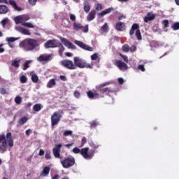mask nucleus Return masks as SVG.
Segmentation results:
<instances>
[{
    "label": "nucleus",
    "mask_w": 179,
    "mask_h": 179,
    "mask_svg": "<svg viewBox=\"0 0 179 179\" xmlns=\"http://www.w3.org/2000/svg\"><path fill=\"white\" fill-rule=\"evenodd\" d=\"M20 83H26L27 82V77L26 76H22L20 78Z\"/></svg>",
    "instance_id": "obj_38"
},
{
    "label": "nucleus",
    "mask_w": 179,
    "mask_h": 179,
    "mask_svg": "<svg viewBox=\"0 0 179 179\" xmlns=\"http://www.w3.org/2000/svg\"><path fill=\"white\" fill-rule=\"evenodd\" d=\"M57 47H59V55H60V57H62V54H63L64 51H65V48L64 47V45H62V43H61V45H59Z\"/></svg>",
    "instance_id": "obj_32"
},
{
    "label": "nucleus",
    "mask_w": 179,
    "mask_h": 179,
    "mask_svg": "<svg viewBox=\"0 0 179 179\" xmlns=\"http://www.w3.org/2000/svg\"><path fill=\"white\" fill-rule=\"evenodd\" d=\"M50 166H45L41 173V176L43 177H47V176H48L50 174Z\"/></svg>",
    "instance_id": "obj_22"
},
{
    "label": "nucleus",
    "mask_w": 179,
    "mask_h": 179,
    "mask_svg": "<svg viewBox=\"0 0 179 179\" xmlns=\"http://www.w3.org/2000/svg\"><path fill=\"white\" fill-rule=\"evenodd\" d=\"M22 26H24L25 27H28L29 29H34V25H33V24H31V22L22 23Z\"/></svg>",
    "instance_id": "obj_33"
},
{
    "label": "nucleus",
    "mask_w": 179,
    "mask_h": 179,
    "mask_svg": "<svg viewBox=\"0 0 179 179\" xmlns=\"http://www.w3.org/2000/svg\"><path fill=\"white\" fill-rule=\"evenodd\" d=\"M60 163L64 169H70V167H73V166H75V157L69 155L65 157L64 159L60 160Z\"/></svg>",
    "instance_id": "obj_5"
},
{
    "label": "nucleus",
    "mask_w": 179,
    "mask_h": 179,
    "mask_svg": "<svg viewBox=\"0 0 179 179\" xmlns=\"http://www.w3.org/2000/svg\"><path fill=\"white\" fill-rule=\"evenodd\" d=\"M27 117L26 116L21 117L18 121V124H20V125H24V124L27 122Z\"/></svg>",
    "instance_id": "obj_30"
},
{
    "label": "nucleus",
    "mask_w": 179,
    "mask_h": 179,
    "mask_svg": "<svg viewBox=\"0 0 179 179\" xmlns=\"http://www.w3.org/2000/svg\"><path fill=\"white\" fill-rule=\"evenodd\" d=\"M1 94H8V91L5 88H0Z\"/></svg>",
    "instance_id": "obj_52"
},
{
    "label": "nucleus",
    "mask_w": 179,
    "mask_h": 179,
    "mask_svg": "<svg viewBox=\"0 0 179 179\" xmlns=\"http://www.w3.org/2000/svg\"><path fill=\"white\" fill-rule=\"evenodd\" d=\"M29 5L34 6L37 3V0H28Z\"/></svg>",
    "instance_id": "obj_50"
},
{
    "label": "nucleus",
    "mask_w": 179,
    "mask_h": 179,
    "mask_svg": "<svg viewBox=\"0 0 179 179\" xmlns=\"http://www.w3.org/2000/svg\"><path fill=\"white\" fill-rule=\"evenodd\" d=\"M60 64L66 69H69L70 71H73L76 69L75 64L71 59H64L60 62Z\"/></svg>",
    "instance_id": "obj_9"
},
{
    "label": "nucleus",
    "mask_w": 179,
    "mask_h": 179,
    "mask_svg": "<svg viewBox=\"0 0 179 179\" xmlns=\"http://www.w3.org/2000/svg\"><path fill=\"white\" fill-rule=\"evenodd\" d=\"M20 45L25 51H33L37 45V41L32 38L25 39L20 43Z\"/></svg>",
    "instance_id": "obj_3"
},
{
    "label": "nucleus",
    "mask_w": 179,
    "mask_h": 179,
    "mask_svg": "<svg viewBox=\"0 0 179 179\" xmlns=\"http://www.w3.org/2000/svg\"><path fill=\"white\" fill-rule=\"evenodd\" d=\"M62 43L64 44V45H68L69 48H75V45L73 43H71L68 39L65 38H60Z\"/></svg>",
    "instance_id": "obj_19"
},
{
    "label": "nucleus",
    "mask_w": 179,
    "mask_h": 179,
    "mask_svg": "<svg viewBox=\"0 0 179 179\" xmlns=\"http://www.w3.org/2000/svg\"><path fill=\"white\" fill-rule=\"evenodd\" d=\"M113 10V8H107L103 11H101L100 13H99V15L101 16V17H103V16L107 15V13H110Z\"/></svg>",
    "instance_id": "obj_28"
},
{
    "label": "nucleus",
    "mask_w": 179,
    "mask_h": 179,
    "mask_svg": "<svg viewBox=\"0 0 179 179\" xmlns=\"http://www.w3.org/2000/svg\"><path fill=\"white\" fill-rule=\"evenodd\" d=\"M15 102L16 103V104H20L22 103V97L16 96L15 98Z\"/></svg>",
    "instance_id": "obj_44"
},
{
    "label": "nucleus",
    "mask_w": 179,
    "mask_h": 179,
    "mask_svg": "<svg viewBox=\"0 0 179 179\" xmlns=\"http://www.w3.org/2000/svg\"><path fill=\"white\" fill-rule=\"evenodd\" d=\"M101 31L103 33H107L108 31V25L106 22L101 27Z\"/></svg>",
    "instance_id": "obj_31"
},
{
    "label": "nucleus",
    "mask_w": 179,
    "mask_h": 179,
    "mask_svg": "<svg viewBox=\"0 0 179 179\" xmlns=\"http://www.w3.org/2000/svg\"><path fill=\"white\" fill-rule=\"evenodd\" d=\"M73 95L76 99H79L80 97V92L78 91H75Z\"/></svg>",
    "instance_id": "obj_53"
},
{
    "label": "nucleus",
    "mask_w": 179,
    "mask_h": 179,
    "mask_svg": "<svg viewBox=\"0 0 179 179\" xmlns=\"http://www.w3.org/2000/svg\"><path fill=\"white\" fill-rule=\"evenodd\" d=\"M73 29L76 30V31L81 30L83 33H87L89 31V25L83 27L80 23L74 22L73 23Z\"/></svg>",
    "instance_id": "obj_10"
},
{
    "label": "nucleus",
    "mask_w": 179,
    "mask_h": 179,
    "mask_svg": "<svg viewBox=\"0 0 179 179\" xmlns=\"http://www.w3.org/2000/svg\"><path fill=\"white\" fill-rule=\"evenodd\" d=\"M99 146V145L92 144V149L91 150H94V153H96V149H98Z\"/></svg>",
    "instance_id": "obj_56"
},
{
    "label": "nucleus",
    "mask_w": 179,
    "mask_h": 179,
    "mask_svg": "<svg viewBox=\"0 0 179 179\" xmlns=\"http://www.w3.org/2000/svg\"><path fill=\"white\" fill-rule=\"evenodd\" d=\"M9 3H10V5L13 6V8H14V9L15 10H18L19 12H20V10H23V9H22V8L17 6L16 1H15L13 0H9Z\"/></svg>",
    "instance_id": "obj_21"
},
{
    "label": "nucleus",
    "mask_w": 179,
    "mask_h": 179,
    "mask_svg": "<svg viewBox=\"0 0 179 179\" xmlns=\"http://www.w3.org/2000/svg\"><path fill=\"white\" fill-rule=\"evenodd\" d=\"M73 61H74V65L76 66V69L77 68H80V69L88 68L90 69H93V64H87L85 60L80 59V57H75L73 58Z\"/></svg>",
    "instance_id": "obj_4"
},
{
    "label": "nucleus",
    "mask_w": 179,
    "mask_h": 179,
    "mask_svg": "<svg viewBox=\"0 0 179 179\" xmlns=\"http://www.w3.org/2000/svg\"><path fill=\"white\" fill-rule=\"evenodd\" d=\"M22 34H24L25 36H30L31 34V33H30V31H29V29H22Z\"/></svg>",
    "instance_id": "obj_39"
},
{
    "label": "nucleus",
    "mask_w": 179,
    "mask_h": 179,
    "mask_svg": "<svg viewBox=\"0 0 179 179\" xmlns=\"http://www.w3.org/2000/svg\"><path fill=\"white\" fill-rule=\"evenodd\" d=\"M52 179H59V175H55V176L52 177Z\"/></svg>",
    "instance_id": "obj_64"
},
{
    "label": "nucleus",
    "mask_w": 179,
    "mask_h": 179,
    "mask_svg": "<svg viewBox=\"0 0 179 179\" xmlns=\"http://www.w3.org/2000/svg\"><path fill=\"white\" fill-rule=\"evenodd\" d=\"M99 58V55L97 53H94V55H91L92 61H96Z\"/></svg>",
    "instance_id": "obj_46"
},
{
    "label": "nucleus",
    "mask_w": 179,
    "mask_h": 179,
    "mask_svg": "<svg viewBox=\"0 0 179 179\" xmlns=\"http://www.w3.org/2000/svg\"><path fill=\"white\" fill-rule=\"evenodd\" d=\"M84 10L86 13H89V12H90V5L85 4L84 5Z\"/></svg>",
    "instance_id": "obj_40"
},
{
    "label": "nucleus",
    "mask_w": 179,
    "mask_h": 179,
    "mask_svg": "<svg viewBox=\"0 0 179 179\" xmlns=\"http://www.w3.org/2000/svg\"><path fill=\"white\" fill-rule=\"evenodd\" d=\"M155 17H156V15H155V14L148 13L147 15L144 17V22L145 23H149V22L155 20Z\"/></svg>",
    "instance_id": "obj_20"
},
{
    "label": "nucleus",
    "mask_w": 179,
    "mask_h": 179,
    "mask_svg": "<svg viewBox=\"0 0 179 179\" xmlns=\"http://www.w3.org/2000/svg\"><path fill=\"white\" fill-rule=\"evenodd\" d=\"M59 78L61 80H63V82H65L66 80V77L65 76H60Z\"/></svg>",
    "instance_id": "obj_61"
},
{
    "label": "nucleus",
    "mask_w": 179,
    "mask_h": 179,
    "mask_svg": "<svg viewBox=\"0 0 179 179\" xmlns=\"http://www.w3.org/2000/svg\"><path fill=\"white\" fill-rule=\"evenodd\" d=\"M103 6L100 3L95 4V9L96 10H101Z\"/></svg>",
    "instance_id": "obj_49"
},
{
    "label": "nucleus",
    "mask_w": 179,
    "mask_h": 179,
    "mask_svg": "<svg viewBox=\"0 0 179 179\" xmlns=\"http://www.w3.org/2000/svg\"><path fill=\"white\" fill-rule=\"evenodd\" d=\"M55 85H57V83L55 82V79L52 78L48 81L47 87H48V89H51V87H54Z\"/></svg>",
    "instance_id": "obj_26"
},
{
    "label": "nucleus",
    "mask_w": 179,
    "mask_h": 179,
    "mask_svg": "<svg viewBox=\"0 0 179 179\" xmlns=\"http://www.w3.org/2000/svg\"><path fill=\"white\" fill-rule=\"evenodd\" d=\"M62 114H64L63 110H59L58 111L54 112L51 116V125L52 127H55L58 124L61 118H62Z\"/></svg>",
    "instance_id": "obj_6"
},
{
    "label": "nucleus",
    "mask_w": 179,
    "mask_h": 179,
    "mask_svg": "<svg viewBox=\"0 0 179 179\" xmlns=\"http://www.w3.org/2000/svg\"><path fill=\"white\" fill-rule=\"evenodd\" d=\"M115 29L117 30V31H124V30H125V23L122 22L116 23Z\"/></svg>",
    "instance_id": "obj_16"
},
{
    "label": "nucleus",
    "mask_w": 179,
    "mask_h": 179,
    "mask_svg": "<svg viewBox=\"0 0 179 179\" xmlns=\"http://www.w3.org/2000/svg\"><path fill=\"white\" fill-rule=\"evenodd\" d=\"M171 29H173V30H179V22H174L171 26Z\"/></svg>",
    "instance_id": "obj_36"
},
{
    "label": "nucleus",
    "mask_w": 179,
    "mask_h": 179,
    "mask_svg": "<svg viewBox=\"0 0 179 179\" xmlns=\"http://www.w3.org/2000/svg\"><path fill=\"white\" fill-rule=\"evenodd\" d=\"M46 160H51V151H47L45 155Z\"/></svg>",
    "instance_id": "obj_41"
},
{
    "label": "nucleus",
    "mask_w": 179,
    "mask_h": 179,
    "mask_svg": "<svg viewBox=\"0 0 179 179\" xmlns=\"http://www.w3.org/2000/svg\"><path fill=\"white\" fill-rule=\"evenodd\" d=\"M120 57H122L123 61H124V62H126V64H128V62H129L128 60V56L120 54Z\"/></svg>",
    "instance_id": "obj_47"
},
{
    "label": "nucleus",
    "mask_w": 179,
    "mask_h": 179,
    "mask_svg": "<svg viewBox=\"0 0 179 179\" xmlns=\"http://www.w3.org/2000/svg\"><path fill=\"white\" fill-rule=\"evenodd\" d=\"M87 140H86V137H83L82 140H81V148L85 146V143H86Z\"/></svg>",
    "instance_id": "obj_55"
},
{
    "label": "nucleus",
    "mask_w": 179,
    "mask_h": 179,
    "mask_svg": "<svg viewBox=\"0 0 179 179\" xmlns=\"http://www.w3.org/2000/svg\"><path fill=\"white\" fill-rule=\"evenodd\" d=\"M118 82L120 85H122L124 83V80L122 78H118Z\"/></svg>",
    "instance_id": "obj_62"
},
{
    "label": "nucleus",
    "mask_w": 179,
    "mask_h": 179,
    "mask_svg": "<svg viewBox=\"0 0 179 179\" xmlns=\"http://www.w3.org/2000/svg\"><path fill=\"white\" fill-rule=\"evenodd\" d=\"M72 134H73V131H72V130H66L64 131L63 135L64 136H71Z\"/></svg>",
    "instance_id": "obj_37"
},
{
    "label": "nucleus",
    "mask_w": 179,
    "mask_h": 179,
    "mask_svg": "<svg viewBox=\"0 0 179 179\" xmlns=\"http://www.w3.org/2000/svg\"><path fill=\"white\" fill-rule=\"evenodd\" d=\"M61 148H62V144H56L52 150L53 155L56 159H62V157L61 156Z\"/></svg>",
    "instance_id": "obj_12"
},
{
    "label": "nucleus",
    "mask_w": 179,
    "mask_h": 179,
    "mask_svg": "<svg viewBox=\"0 0 179 179\" xmlns=\"http://www.w3.org/2000/svg\"><path fill=\"white\" fill-rule=\"evenodd\" d=\"M163 24L165 28L169 27V20H163Z\"/></svg>",
    "instance_id": "obj_57"
},
{
    "label": "nucleus",
    "mask_w": 179,
    "mask_h": 179,
    "mask_svg": "<svg viewBox=\"0 0 179 179\" xmlns=\"http://www.w3.org/2000/svg\"><path fill=\"white\" fill-rule=\"evenodd\" d=\"M23 27H20V26H17L15 27V30H17V31H20V33H22V31H23Z\"/></svg>",
    "instance_id": "obj_58"
},
{
    "label": "nucleus",
    "mask_w": 179,
    "mask_h": 179,
    "mask_svg": "<svg viewBox=\"0 0 179 179\" xmlns=\"http://www.w3.org/2000/svg\"><path fill=\"white\" fill-rule=\"evenodd\" d=\"M31 80L34 83H37L38 82V76L36 74H33L31 76Z\"/></svg>",
    "instance_id": "obj_34"
},
{
    "label": "nucleus",
    "mask_w": 179,
    "mask_h": 179,
    "mask_svg": "<svg viewBox=\"0 0 179 179\" xmlns=\"http://www.w3.org/2000/svg\"><path fill=\"white\" fill-rule=\"evenodd\" d=\"M39 156H44V150H40L39 153H38Z\"/></svg>",
    "instance_id": "obj_63"
},
{
    "label": "nucleus",
    "mask_w": 179,
    "mask_h": 179,
    "mask_svg": "<svg viewBox=\"0 0 179 179\" xmlns=\"http://www.w3.org/2000/svg\"><path fill=\"white\" fill-rule=\"evenodd\" d=\"M25 134H26L27 136H29L30 134H31V129H29L26 130Z\"/></svg>",
    "instance_id": "obj_60"
},
{
    "label": "nucleus",
    "mask_w": 179,
    "mask_h": 179,
    "mask_svg": "<svg viewBox=\"0 0 179 179\" xmlns=\"http://www.w3.org/2000/svg\"><path fill=\"white\" fill-rule=\"evenodd\" d=\"M6 41H8V43H14V41H16L17 38H13V37H9V38H6Z\"/></svg>",
    "instance_id": "obj_42"
},
{
    "label": "nucleus",
    "mask_w": 179,
    "mask_h": 179,
    "mask_svg": "<svg viewBox=\"0 0 179 179\" xmlns=\"http://www.w3.org/2000/svg\"><path fill=\"white\" fill-rule=\"evenodd\" d=\"M129 51H131V52H135V51H136V45H131V47L129 48Z\"/></svg>",
    "instance_id": "obj_54"
},
{
    "label": "nucleus",
    "mask_w": 179,
    "mask_h": 179,
    "mask_svg": "<svg viewBox=\"0 0 179 179\" xmlns=\"http://www.w3.org/2000/svg\"><path fill=\"white\" fill-rule=\"evenodd\" d=\"M89 99H99L100 97V95L97 92L94 91V92L92 91H88L87 93Z\"/></svg>",
    "instance_id": "obj_18"
},
{
    "label": "nucleus",
    "mask_w": 179,
    "mask_h": 179,
    "mask_svg": "<svg viewBox=\"0 0 179 179\" xmlns=\"http://www.w3.org/2000/svg\"><path fill=\"white\" fill-rule=\"evenodd\" d=\"M11 66H14V68H19L20 66V60H14L11 63Z\"/></svg>",
    "instance_id": "obj_29"
},
{
    "label": "nucleus",
    "mask_w": 179,
    "mask_h": 179,
    "mask_svg": "<svg viewBox=\"0 0 179 179\" xmlns=\"http://www.w3.org/2000/svg\"><path fill=\"white\" fill-rule=\"evenodd\" d=\"M98 124L97 122H96V121H92L90 122V129H92V128H96V127H97Z\"/></svg>",
    "instance_id": "obj_45"
},
{
    "label": "nucleus",
    "mask_w": 179,
    "mask_h": 179,
    "mask_svg": "<svg viewBox=\"0 0 179 179\" xmlns=\"http://www.w3.org/2000/svg\"><path fill=\"white\" fill-rule=\"evenodd\" d=\"M110 85V83H103L102 84H100L96 87V89L98 92H100L101 94H107L108 96H110V93H114V90H111L110 87H106V86H108Z\"/></svg>",
    "instance_id": "obj_7"
},
{
    "label": "nucleus",
    "mask_w": 179,
    "mask_h": 179,
    "mask_svg": "<svg viewBox=\"0 0 179 179\" xmlns=\"http://www.w3.org/2000/svg\"><path fill=\"white\" fill-rule=\"evenodd\" d=\"M115 65L117 66L120 71H127V69H128V65H127V63H124V62L121 60L116 61Z\"/></svg>",
    "instance_id": "obj_15"
},
{
    "label": "nucleus",
    "mask_w": 179,
    "mask_h": 179,
    "mask_svg": "<svg viewBox=\"0 0 179 179\" xmlns=\"http://www.w3.org/2000/svg\"><path fill=\"white\" fill-rule=\"evenodd\" d=\"M136 30V36L138 40H142V34H141V29H139V24L134 23L132 24L129 31L130 36H134Z\"/></svg>",
    "instance_id": "obj_8"
},
{
    "label": "nucleus",
    "mask_w": 179,
    "mask_h": 179,
    "mask_svg": "<svg viewBox=\"0 0 179 179\" xmlns=\"http://www.w3.org/2000/svg\"><path fill=\"white\" fill-rule=\"evenodd\" d=\"M54 55H41L38 57H37V61L38 62H50L52 59Z\"/></svg>",
    "instance_id": "obj_13"
},
{
    "label": "nucleus",
    "mask_w": 179,
    "mask_h": 179,
    "mask_svg": "<svg viewBox=\"0 0 179 179\" xmlns=\"http://www.w3.org/2000/svg\"><path fill=\"white\" fill-rule=\"evenodd\" d=\"M138 69H140L142 72H145V66L143 64H140L138 66Z\"/></svg>",
    "instance_id": "obj_51"
},
{
    "label": "nucleus",
    "mask_w": 179,
    "mask_h": 179,
    "mask_svg": "<svg viewBox=\"0 0 179 179\" xmlns=\"http://www.w3.org/2000/svg\"><path fill=\"white\" fill-rule=\"evenodd\" d=\"M9 22V19L8 18H4L1 22V24L2 25L3 27H6V24Z\"/></svg>",
    "instance_id": "obj_43"
},
{
    "label": "nucleus",
    "mask_w": 179,
    "mask_h": 179,
    "mask_svg": "<svg viewBox=\"0 0 179 179\" xmlns=\"http://www.w3.org/2000/svg\"><path fill=\"white\" fill-rule=\"evenodd\" d=\"M23 16L20 15V16H17L14 18V20L16 23V24H21L22 26H23V23H24V22H23Z\"/></svg>",
    "instance_id": "obj_24"
},
{
    "label": "nucleus",
    "mask_w": 179,
    "mask_h": 179,
    "mask_svg": "<svg viewBox=\"0 0 179 179\" xmlns=\"http://www.w3.org/2000/svg\"><path fill=\"white\" fill-rule=\"evenodd\" d=\"M73 152L75 153V155H78L80 153L84 159L86 160H92L93 157H94V150H89V148H83L81 150H80L79 148L75 147L73 148L72 150Z\"/></svg>",
    "instance_id": "obj_2"
},
{
    "label": "nucleus",
    "mask_w": 179,
    "mask_h": 179,
    "mask_svg": "<svg viewBox=\"0 0 179 179\" xmlns=\"http://www.w3.org/2000/svg\"><path fill=\"white\" fill-rule=\"evenodd\" d=\"M41 108H43V106L40 103H36L34 105L33 110L34 111H36V113H38V111L41 110Z\"/></svg>",
    "instance_id": "obj_27"
},
{
    "label": "nucleus",
    "mask_w": 179,
    "mask_h": 179,
    "mask_svg": "<svg viewBox=\"0 0 179 179\" xmlns=\"http://www.w3.org/2000/svg\"><path fill=\"white\" fill-rule=\"evenodd\" d=\"M70 20H71V22H76V15L70 13Z\"/></svg>",
    "instance_id": "obj_48"
},
{
    "label": "nucleus",
    "mask_w": 179,
    "mask_h": 179,
    "mask_svg": "<svg viewBox=\"0 0 179 179\" xmlns=\"http://www.w3.org/2000/svg\"><path fill=\"white\" fill-rule=\"evenodd\" d=\"M122 50L124 52H129V45H128L127 44L123 45Z\"/></svg>",
    "instance_id": "obj_35"
},
{
    "label": "nucleus",
    "mask_w": 179,
    "mask_h": 179,
    "mask_svg": "<svg viewBox=\"0 0 179 179\" xmlns=\"http://www.w3.org/2000/svg\"><path fill=\"white\" fill-rule=\"evenodd\" d=\"M75 44L78 45L80 48H83V50H85L86 51L93 52L94 51V48L89 46L87 44H85L83 42L80 41H75Z\"/></svg>",
    "instance_id": "obj_14"
},
{
    "label": "nucleus",
    "mask_w": 179,
    "mask_h": 179,
    "mask_svg": "<svg viewBox=\"0 0 179 179\" xmlns=\"http://www.w3.org/2000/svg\"><path fill=\"white\" fill-rule=\"evenodd\" d=\"M64 146L66 148H67L68 149H71V147L73 146V143L66 144V145H64Z\"/></svg>",
    "instance_id": "obj_59"
},
{
    "label": "nucleus",
    "mask_w": 179,
    "mask_h": 179,
    "mask_svg": "<svg viewBox=\"0 0 179 179\" xmlns=\"http://www.w3.org/2000/svg\"><path fill=\"white\" fill-rule=\"evenodd\" d=\"M8 146L13 148V138L12 137V133L8 132L5 134L0 135V150L3 153L8 150Z\"/></svg>",
    "instance_id": "obj_1"
},
{
    "label": "nucleus",
    "mask_w": 179,
    "mask_h": 179,
    "mask_svg": "<svg viewBox=\"0 0 179 179\" xmlns=\"http://www.w3.org/2000/svg\"><path fill=\"white\" fill-rule=\"evenodd\" d=\"M96 13H97V11H96V10H92L87 16V20L88 22H92V20H93L96 17Z\"/></svg>",
    "instance_id": "obj_17"
},
{
    "label": "nucleus",
    "mask_w": 179,
    "mask_h": 179,
    "mask_svg": "<svg viewBox=\"0 0 179 179\" xmlns=\"http://www.w3.org/2000/svg\"><path fill=\"white\" fill-rule=\"evenodd\" d=\"M31 62H33V60L25 61V62L23 64V67H22L23 71H27V69H29V68H30V64H31Z\"/></svg>",
    "instance_id": "obj_25"
},
{
    "label": "nucleus",
    "mask_w": 179,
    "mask_h": 179,
    "mask_svg": "<svg viewBox=\"0 0 179 179\" xmlns=\"http://www.w3.org/2000/svg\"><path fill=\"white\" fill-rule=\"evenodd\" d=\"M59 45H61V43L56 39L48 41L45 43V48H57Z\"/></svg>",
    "instance_id": "obj_11"
},
{
    "label": "nucleus",
    "mask_w": 179,
    "mask_h": 179,
    "mask_svg": "<svg viewBox=\"0 0 179 179\" xmlns=\"http://www.w3.org/2000/svg\"><path fill=\"white\" fill-rule=\"evenodd\" d=\"M8 6L5 5H0V15H6L8 12Z\"/></svg>",
    "instance_id": "obj_23"
}]
</instances>
